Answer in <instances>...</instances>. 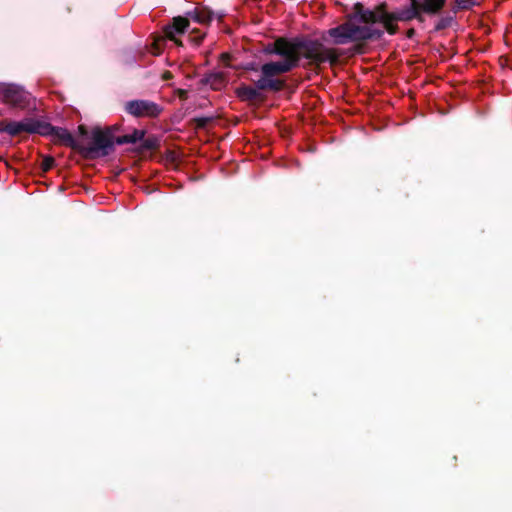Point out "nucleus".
I'll return each instance as SVG.
<instances>
[{
  "mask_svg": "<svg viewBox=\"0 0 512 512\" xmlns=\"http://www.w3.org/2000/svg\"><path fill=\"white\" fill-rule=\"evenodd\" d=\"M411 1L413 9L400 12L397 15L387 13L382 6L375 11L364 10L360 3H356L354 12L349 16L347 22L329 29L328 35L333 38L335 44L363 41L379 37L382 34V30L372 27L376 23L381 24L390 34H394L396 32L395 22L413 18L418 13V6L425 12L434 13L442 8L446 0H423L421 5H418L416 0Z\"/></svg>",
  "mask_w": 512,
  "mask_h": 512,
  "instance_id": "1",
  "label": "nucleus"
},
{
  "mask_svg": "<svg viewBox=\"0 0 512 512\" xmlns=\"http://www.w3.org/2000/svg\"><path fill=\"white\" fill-rule=\"evenodd\" d=\"M273 52L279 59L265 63L261 67L262 77L257 81L259 89L278 90L281 83L272 78L289 72L298 65V49L292 45V42L285 39L276 40Z\"/></svg>",
  "mask_w": 512,
  "mask_h": 512,
  "instance_id": "2",
  "label": "nucleus"
},
{
  "mask_svg": "<svg viewBox=\"0 0 512 512\" xmlns=\"http://www.w3.org/2000/svg\"><path fill=\"white\" fill-rule=\"evenodd\" d=\"M114 127L106 130L95 129L92 132V141L90 152L96 156H105L113 148V144L136 143L144 137V132L135 130L132 134L123 135L115 138L113 135Z\"/></svg>",
  "mask_w": 512,
  "mask_h": 512,
  "instance_id": "3",
  "label": "nucleus"
},
{
  "mask_svg": "<svg viewBox=\"0 0 512 512\" xmlns=\"http://www.w3.org/2000/svg\"><path fill=\"white\" fill-rule=\"evenodd\" d=\"M292 45L298 49V61L303 56L314 63L330 62L334 63L338 60V54L335 50L325 48L316 41L303 43H294Z\"/></svg>",
  "mask_w": 512,
  "mask_h": 512,
  "instance_id": "4",
  "label": "nucleus"
},
{
  "mask_svg": "<svg viewBox=\"0 0 512 512\" xmlns=\"http://www.w3.org/2000/svg\"><path fill=\"white\" fill-rule=\"evenodd\" d=\"M6 130L11 135L27 132L48 136V134L53 131V126L44 119L24 118L20 121L8 123Z\"/></svg>",
  "mask_w": 512,
  "mask_h": 512,
  "instance_id": "5",
  "label": "nucleus"
},
{
  "mask_svg": "<svg viewBox=\"0 0 512 512\" xmlns=\"http://www.w3.org/2000/svg\"><path fill=\"white\" fill-rule=\"evenodd\" d=\"M29 93L16 85L0 86V102L17 107H25L28 104Z\"/></svg>",
  "mask_w": 512,
  "mask_h": 512,
  "instance_id": "6",
  "label": "nucleus"
},
{
  "mask_svg": "<svg viewBox=\"0 0 512 512\" xmlns=\"http://www.w3.org/2000/svg\"><path fill=\"white\" fill-rule=\"evenodd\" d=\"M125 110L135 117H155L161 111L156 103L148 100L129 101L125 104Z\"/></svg>",
  "mask_w": 512,
  "mask_h": 512,
  "instance_id": "7",
  "label": "nucleus"
},
{
  "mask_svg": "<svg viewBox=\"0 0 512 512\" xmlns=\"http://www.w3.org/2000/svg\"><path fill=\"white\" fill-rule=\"evenodd\" d=\"M188 26V19L183 17H176L173 19L172 25H169L165 28V36L169 40L174 41L176 44L180 45L181 42L177 39V35L182 34Z\"/></svg>",
  "mask_w": 512,
  "mask_h": 512,
  "instance_id": "8",
  "label": "nucleus"
},
{
  "mask_svg": "<svg viewBox=\"0 0 512 512\" xmlns=\"http://www.w3.org/2000/svg\"><path fill=\"white\" fill-rule=\"evenodd\" d=\"M206 83L214 90H220L226 84V76L223 72L211 73L206 77Z\"/></svg>",
  "mask_w": 512,
  "mask_h": 512,
  "instance_id": "9",
  "label": "nucleus"
},
{
  "mask_svg": "<svg viewBox=\"0 0 512 512\" xmlns=\"http://www.w3.org/2000/svg\"><path fill=\"white\" fill-rule=\"evenodd\" d=\"M191 18L197 23L206 24L212 20L213 13L207 8H199L191 14Z\"/></svg>",
  "mask_w": 512,
  "mask_h": 512,
  "instance_id": "10",
  "label": "nucleus"
},
{
  "mask_svg": "<svg viewBox=\"0 0 512 512\" xmlns=\"http://www.w3.org/2000/svg\"><path fill=\"white\" fill-rule=\"evenodd\" d=\"M48 135L55 136L65 143H69L72 141L71 134L66 129H63V128L53 127V131L51 133H49Z\"/></svg>",
  "mask_w": 512,
  "mask_h": 512,
  "instance_id": "11",
  "label": "nucleus"
},
{
  "mask_svg": "<svg viewBox=\"0 0 512 512\" xmlns=\"http://www.w3.org/2000/svg\"><path fill=\"white\" fill-rule=\"evenodd\" d=\"M458 8L467 9L476 4L475 0H455Z\"/></svg>",
  "mask_w": 512,
  "mask_h": 512,
  "instance_id": "12",
  "label": "nucleus"
},
{
  "mask_svg": "<svg viewBox=\"0 0 512 512\" xmlns=\"http://www.w3.org/2000/svg\"><path fill=\"white\" fill-rule=\"evenodd\" d=\"M192 34H195V36H192L191 40L193 42H195L196 44H199L201 42V40L203 39L204 34L203 33H199V32H197L195 30L192 31Z\"/></svg>",
  "mask_w": 512,
  "mask_h": 512,
  "instance_id": "13",
  "label": "nucleus"
},
{
  "mask_svg": "<svg viewBox=\"0 0 512 512\" xmlns=\"http://www.w3.org/2000/svg\"><path fill=\"white\" fill-rule=\"evenodd\" d=\"M53 162H54V160H53L52 158H46V159H44V161H43V163H42L43 170H44V171L49 170V169L52 167Z\"/></svg>",
  "mask_w": 512,
  "mask_h": 512,
  "instance_id": "14",
  "label": "nucleus"
},
{
  "mask_svg": "<svg viewBox=\"0 0 512 512\" xmlns=\"http://www.w3.org/2000/svg\"><path fill=\"white\" fill-rule=\"evenodd\" d=\"M229 58H230V57H229V55H228V54H222V56H221V59H222V61H223L224 63H226V62L229 60Z\"/></svg>",
  "mask_w": 512,
  "mask_h": 512,
  "instance_id": "15",
  "label": "nucleus"
},
{
  "mask_svg": "<svg viewBox=\"0 0 512 512\" xmlns=\"http://www.w3.org/2000/svg\"><path fill=\"white\" fill-rule=\"evenodd\" d=\"M170 77H171L170 72H165V73L163 74V78H164V79H169Z\"/></svg>",
  "mask_w": 512,
  "mask_h": 512,
  "instance_id": "16",
  "label": "nucleus"
}]
</instances>
